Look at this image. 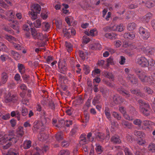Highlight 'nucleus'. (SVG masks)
I'll use <instances>...</instances> for the list:
<instances>
[{
	"label": "nucleus",
	"mask_w": 155,
	"mask_h": 155,
	"mask_svg": "<svg viewBox=\"0 0 155 155\" xmlns=\"http://www.w3.org/2000/svg\"><path fill=\"white\" fill-rule=\"evenodd\" d=\"M147 67L149 70H155V61L152 59L148 61Z\"/></svg>",
	"instance_id": "ddd939ff"
},
{
	"label": "nucleus",
	"mask_w": 155,
	"mask_h": 155,
	"mask_svg": "<svg viewBox=\"0 0 155 155\" xmlns=\"http://www.w3.org/2000/svg\"><path fill=\"white\" fill-rule=\"evenodd\" d=\"M18 140V137L15 135L12 131L9 132L8 134L3 132L0 133V144L2 145L8 140L15 143Z\"/></svg>",
	"instance_id": "f03ea898"
},
{
	"label": "nucleus",
	"mask_w": 155,
	"mask_h": 155,
	"mask_svg": "<svg viewBox=\"0 0 155 155\" xmlns=\"http://www.w3.org/2000/svg\"><path fill=\"white\" fill-rule=\"evenodd\" d=\"M148 150L152 152H154L155 151V144L153 143H150L148 146Z\"/></svg>",
	"instance_id": "5fc2aeb1"
},
{
	"label": "nucleus",
	"mask_w": 155,
	"mask_h": 155,
	"mask_svg": "<svg viewBox=\"0 0 155 155\" xmlns=\"http://www.w3.org/2000/svg\"><path fill=\"white\" fill-rule=\"evenodd\" d=\"M100 98V95L97 94L94 97L92 101V103L94 105L99 103V100Z\"/></svg>",
	"instance_id": "37998d69"
},
{
	"label": "nucleus",
	"mask_w": 155,
	"mask_h": 155,
	"mask_svg": "<svg viewBox=\"0 0 155 155\" xmlns=\"http://www.w3.org/2000/svg\"><path fill=\"white\" fill-rule=\"evenodd\" d=\"M10 54L15 60L19 59L21 57L20 54L18 52L15 51L13 50L11 51Z\"/></svg>",
	"instance_id": "c85d7f7f"
},
{
	"label": "nucleus",
	"mask_w": 155,
	"mask_h": 155,
	"mask_svg": "<svg viewBox=\"0 0 155 155\" xmlns=\"http://www.w3.org/2000/svg\"><path fill=\"white\" fill-rule=\"evenodd\" d=\"M96 147L95 148V150L96 152H102L103 151V148L102 146L100 145L99 144L96 143Z\"/></svg>",
	"instance_id": "3c124183"
},
{
	"label": "nucleus",
	"mask_w": 155,
	"mask_h": 155,
	"mask_svg": "<svg viewBox=\"0 0 155 155\" xmlns=\"http://www.w3.org/2000/svg\"><path fill=\"white\" fill-rule=\"evenodd\" d=\"M18 67L19 72L21 74H24L25 72V68L24 65L18 63Z\"/></svg>",
	"instance_id": "473e14b6"
},
{
	"label": "nucleus",
	"mask_w": 155,
	"mask_h": 155,
	"mask_svg": "<svg viewBox=\"0 0 155 155\" xmlns=\"http://www.w3.org/2000/svg\"><path fill=\"white\" fill-rule=\"evenodd\" d=\"M126 79L128 81L130 82L133 84H136L137 83V79L134 74H128Z\"/></svg>",
	"instance_id": "f8f14e48"
},
{
	"label": "nucleus",
	"mask_w": 155,
	"mask_h": 155,
	"mask_svg": "<svg viewBox=\"0 0 155 155\" xmlns=\"http://www.w3.org/2000/svg\"><path fill=\"white\" fill-rule=\"evenodd\" d=\"M145 150L144 149H141L137 150L135 153V155H143V153L145 152Z\"/></svg>",
	"instance_id": "bf43d9fd"
},
{
	"label": "nucleus",
	"mask_w": 155,
	"mask_h": 155,
	"mask_svg": "<svg viewBox=\"0 0 155 155\" xmlns=\"http://www.w3.org/2000/svg\"><path fill=\"white\" fill-rule=\"evenodd\" d=\"M111 141L115 144H119L121 142L119 137L117 135H114L111 138Z\"/></svg>",
	"instance_id": "2eb2a0df"
},
{
	"label": "nucleus",
	"mask_w": 155,
	"mask_h": 155,
	"mask_svg": "<svg viewBox=\"0 0 155 155\" xmlns=\"http://www.w3.org/2000/svg\"><path fill=\"white\" fill-rule=\"evenodd\" d=\"M152 16V13L150 12H148L141 19V21L143 22H147L151 18Z\"/></svg>",
	"instance_id": "4468645a"
},
{
	"label": "nucleus",
	"mask_w": 155,
	"mask_h": 155,
	"mask_svg": "<svg viewBox=\"0 0 155 155\" xmlns=\"http://www.w3.org/2000/svg\"><path fill=\"white\" fill-rule=\"evenodd\" d=\"M148 60L143 56L137 59V63L142 67H147L148 65Z\"/></svg>",
	"instance_id": "0eeeda50"
},
{
	"label": "nucleus",
	"mask_w": 155,
	"mask_h": 155,
	"mask_svg": "<svg viewBox=\"0 0 155 155\" xmlns=\"http://www.w3.org/2000/svg\"><path fill=\"white\" fill-rule=\"evenodd\" d=\"M79 5L81 7L84 9L87 8L89 6L87 2L85 1L81 2L79 3Z\"/></svg>",
	"instance_id": "a19ab883"
},
{
	"label": "nucleus",
	"mask_w": 155,
	"mask_h": 155,
	"mask_svg": "<svg viewBox=\"0 0 155 155\" xmlns=\"http://www.w3.org/2000/svg\"><path fill=\"white\" fill-rule=\"evenodd\" d=\"M24 133L23 127L21 126L19 127H18L17 131V134L21 136L23 135Z\"/></svg>",
	"instance_id": "603ef678"
},
{
	"label": "nucleus",
	"mask_w": 155,
	"mask_h": 155,
	"mask_svg": "<svg viewBox=\"0 0 155 155\" xmlns=\"http://www.w3.org/2000/svg\"><path fill=\"white\" fill-rule=\"evenodd\" d=\"M142 123V121L139 119H136L133 121V123L135 125H137L139 127L141 126Z\"/></svg>",
	"instance_id": "13d9d810"
},
{
	"label": "nucleus",
	"mask_w": 155,
	"mask_h": 155,
	"mask_svg": "<svg viewBox=\"0 0 155 155\" xmlns=\"http://www.w3.org/2000/svg\"><path fill=\"white\" fill-rule=\"evenodd\" d=\"M141 4L145 5L148 8H151L153 6L155 5V1H152L151 0H141L140 3Z\"/></svg>",
	"instance_id": "9b49d317"
},
{
	"label": "nucleus",
	"mask_w": 155,
	"mask_h": 155,
	"mask_svg": "<svg viewBox=\"0 0 155 155\" xmlns=\"http://www.w3.org/2000/svg\"><path fill=\"white\" fill-rule=\"evenodd\" d=\"M125 155H133L129 148L127 147H125L124 149Z\"/></svg>",
	"instance_id": "69168bd1"
},
{
	"label": "nucleus",
	"mask_w": 155,
	"mask_h": 155,
	"mask_svg": "<svg viewBox=\"0 0 155 155\" xmlns=\"http://www.w3.org/2000/svg\"><path fill=\"white\" fill-rule=\"evenodd\" d=\"M104 74L105 77L111 79L113 81L114 80V77L112 73L106 71L104 72Z\"/></svg>",
	"instance_id": "7c9ffc66"
},
{
	"label": "nucleus",
	"mask_w": 155,
	"mask_h": 155,
	"mask_svg": "<svg viewBox=\"0 0 155 155\" xmlns=\"http://www.w3.org/2000/svg\"><path fill=\"white\" fill-rule=\"evenodd\" d=\"M139 34L143 39L147 40L150 37V33L147 28L141 27L139 28Z\"/></svg>",
	"instance_id": "20e7f679"
},
{
	"label": "nucleus",
	"mask_w": 155,
	"mask_h": 155,
	"mask_svg": "<svg viewBox=\"0 0 155 155\" xmlns=\"http://www.w3.org/2000/svg\"><path fill=\"white\" fill-rule=\"evenodd\" d=\"M46 123V120L45 118L42 119L41 121H36L34 123L33 127L38 129L44 126Z\"/></svg>",
	"instance_id": "9d476101"
},
{
	"label": "nucleus",
	"mask_w": 155,
	"mask_h": 155,
	"mask_svg": "<svg viewBox=\"0 0 155 155\" xmlns=\"http://www.w3.org/2000/svg\"><path fill=\"white\" fill-rule=\"evenodd\" d=\"M43 30L45 31H47L50 28V26L49 24L47 22H43Z\"/></svg>",
	"instance_id": "49530a36"
},
{
	"label": "nucleus",
	"mask_w": 155,
	"mask_h": 155,
	"mask_svg": "<svg viewBox=\"0 0 155 155\" xmlns=\"http://www.w3.org/2000/svg\"><path fill=\"white\" fill-rule=\"evenodd\" d=\"M117 91L126 98H127L130 97V94L129 92L127 91H124V89L122 88H118Z\"/></svg>",
	"instance_id": "a211bd4d"
},
{
	"label": "nucleus",
	"mask_w": 155,
	"mask_h": 155,
	"mask_svg": "<svg viewBox=\"0 0 155 155\" xmlns=\"http://www.w3.org/2000/svg\"><path fill=\"white\" fill-rule=\"evenodd\" d=\"M31 10L33 11H35L36 12L39 13L41 11V8L40 6L39 5L37 4H35L32 6Z\"/></svg>",
	"instance_id": "5701e85b"
},
{
	"label": "nucleus",
	"mask_w": 155,
	"mask_h": 155,
	"mask_svg": "<svg viewBox=\"0 0 155 155\" xmlns=\"http://www.w3.org/2000/svg\"><path fill=\"white\" fill-rule=\"evenodd\" d=\"M76 102L78 105H80L83 102L82 97H77L76 100Z\"/></svg>",
	"instance_id": "338daca9"
},
{
	"label": "nucleus",
	"mask_w": 155,
	"mask_h": 155,
	"mask_svg": "<svg viewBox=\"0 0 155 155\" xmlns=\"http://www.w3.org/2000/svg\"><path fill=\"white\" fill-rule=\"evenodd\" d=\"M134 134L141 138H143L145 137V134L142 132L140 131L135 130L134 131Z\"/></svg>",
	"instance_id": "a878e982"
},
{
	"label": "nucleus",
	"mask_w": 155,
	"mask_h": 155,
	"mask_svg": "<svg viewBox=\"0 0 155 155\" xmlns=\"http://www.w3.org/2000/svg\"><path fill=\"white\" fill-rule=\"evenodd\" d=\"M21 113L23 116H25L28 114V112L27 109L24 107H22L20 109Z\"/></svg>",
	"instance_id": "79ce46f5"
},
{
	"label": "nucleus",
	"mask_w": 155,
	"mask_h": 155,
	"mask_svg": "<svg viewBox=\"0 0 155 155\" xmlns=\"http://www.w3.org/2000/svg\"><path fill=\"white\" fill-rule=\"evenodd\" d=\"M65 21L69 26H71V23H72V19L71 18L66 17L65 18Z\"/></svg>",
	"instance_id": "e2e57ef3"
},
{
	"label": "nucleus",
	"mask_w": 155,
	"mask_h": 155,
	"mask_svg": "<svg viewBox=\"0 0 155 155\" xmlns=\"http://www.w3.org/2000/svg\"><path fill=\"white\" fill-rule=\"evenodd\" d=\"M83 69L84 71V73L86 74H88L90 71L89 67L87 65L84 64Z\"/></svg>",
	"instance_id": "c03bdc74"
},
{
	"label": "nucleus",
	"mask_w": 155,
	"mask_h": 155,
	"mask_svg": "<svg viewBox=\"0 0 155 155\" xmlns=\"http://www.w3.org/2000/svg\"><path fill=\"white\" fill-rule=\"evenodd\" d=\"M48 136L44 133H42L38 135V138L40 141H44L48 138Z\"/></svg>",
	"instance_id": "c756f323"
},
{
	"label": "nucleus",
	"mask_w": 155,
	"mask_h": 155,
	"mask_svg": "<svg viewBox=\"0 0 155 155\" xmlns=\"http://www.w3.org/2000/svg\"><path fill=\"white\" fill-rule=\"evenodd\" d=\"M41 21L39 19H38L33 22L34 26L36 28H39L41 25Z\"/></svg>",
	"instance_id": "ea45409f"
},
{
	"label": "nucleus",
	"mask_w": 155,
	"mask_h": 155,
	"mask_svg": "<svg viewBox=\"0 0 155 155\" xmlns=\"http://www.w3.org/2000/svg\"><path fill=\"white\" fill-rule=\"evenodd\" d=\"M78 130V128L76 126L74 127L70 132V135H73L75 134Z\"/></svg>",
	"instance_id": "774afa93"
},
{
	"label": "nucleus",
	"mask_w": 155,
	"mask_h": 155,
	"mask_svg": "<svg viewBox=\"0 0 155 155\" xmlns=\"http://www.w3.org/2000/svg\"><path fill=\"white\" fill-rule=\"evenodd\" d=\"M113 101L115 104H117L123 102L124 100L121 97L115 95L114 97Z\"/></svg>",
	"instance_id": "6ab92c4d"
},
{
	"label": "nucleus",
	"mask_w": 155,
	"mask_h": 155,
	"mask_svg": "<svg viewBox=\"0 0 155 155\" xmlns=\"http://www.w3.org/2000/svg\"><path fill=\"white\" fill-rule=\"evenodd\" d=\"M31 146V142L30 140H26L23 143L21 147V148L27 149L29 148Z\"/></svg>",
	"instance_id": "aec40b11"
},
{
	"label": "nucleus",
	"mask_w": 155,
	"mask_h": 155,
	"mask_svg": "<svg viewBox=\"0 0 155 155\" xmlns=\"http://www.w3.org/2000/svg\"><path fill=\"white\" fill-rule=\"evenodd\" d=\"M117 36V35L113 33H107L104 35L106 38L111 39H115Z\"/></svg>",
	"instance_id": "393cba45"
},
{
	"label": "nucleus",
	"mask_w": 155,
	"mask_h": 155,
	"mask_svg": "<svg viewBox=\"0 0 155 155\" xmlns=\"http://www.w3.org/2000/svg\"><path fill=\"white\" fill-rule=\"evenodd\" d=\"M114 64V62L113 59L112 57H110L109 58L107 59L106 63L104 67V68H106L108 67L109 65Z\"/></svg>",
	"instance_id": "b1692460"
},
{
	"label": "nucleus",
	"mask_w": 155,
	"mask_h": 155,
	"mask_svg": "<svg viewBox=\"0 0 155 155\" xmlns=\"http://www.w3.org/2000/svg\"><path fill=\"white\" fill-rule=\"evenodd\" d=\"M80 57L82 59H84L85 58L86 53L82 51L79 50L78 51Z\"/></svg>",
	"instance_id": "0e129e2a"
},
{
	"label": "nucleus",
	"mask_w": 155,
	"mask_h": 155,
	"mask_svg": "<svg viewBox=\"0 0 155 155\" xmlns=\"http://www.w3.org/2000/svg\"><path fill=\"white\" fill-rule=\"evenodd\" d=\"M69 151L68 150H62L60 151L58 155H68Z\"/></svg>",
	"instance_id": "680f3d73"
},
{
	"label": "nucleus",
	"mask_w": 155,
	"mask_h": 155,
	"mask_svg": "<svg viewBox=\"0 0 155 155\" xmlns=\"http://www.w3.org/2000/svg\"><path fill=\"white\" fill-rule=\"evenodd\" d=\"M7 16H8L12 19L14 18L15 15V12L13 11L9 10L7 11L5 13Z\"/></svg>",
	"instance_id": "2f4dec72"
},
{
	"label": "nucleus",
	"mask_w": 155,
	"mask_h": 155,
	"mask_svg": "<svg viewBox=\"0 0 155 155\" xmlns=\"http://www.w3.org/2000/svg\"><path fill=\"white\" fill-rule=\"evenodd\" d=\"M124 27L122 24H120L118 25H114L113 26V31H117L121 32L124 30Z\"/></svg>",
	"instance_id": "412c9836"
},
{
	"label": "nucleus",
	"mask_w": 155,
	"mask_h": 155,
	"mask_svg": "<svg viewBox=\"0 0 155 155\" xmlns=\"http://www.w3.org/2000/svg\"><path fill=\"white\" fill-rule=\"evenodd\" d=\"M58 68L59 72L64 74H65L67 70L65 62L59 61L58 62Z\"/></svg>",
	"instance_id": "1a4fd4ad"
},
{
	"label": "nucleus",
	"mask_w": 155,
	"mask_h": 155,
	"mask_svg": "<svg viewBox=\"0 0 155 155\" xmlns=\"http://www.w3.org/2000/svg\"><path fill=\"white\" fill-rule=\"evenodd\" d=\"M65 46L68 51L69 52L71 51L72 50V45L70 42L66 41L65 42Z\"/></svg>",
	"instance_id": "f704fd0d"
},
{
	"label": "nucleus",
	"mask_w": 155,
	"mask_h": 155,
	"mask_svg": "<svg viewBox=\"0 0 155 155\" xmlns=\"http://www.w3.org/2000/svg\"><path fill=\"white\" fill-rule=\"evenodd\" d=\"M135 73L139 79L143 83H148L149 84L154 83L155 81V72H153L151 76L148 77L145 72L142 70H137Z\"/></svg>",
	"instance_id": "f257e3e1"
},
{
	"label": "nucleus",
	"mask_w": 155,
	"mask_h": 155,
	"mask_svg": "<svg viewBox=\"0 0 155 155\" xmlns=\"http://www.w3.org/2000/svg\"><path fill=\"white\" fill-rule=\"evenodd\" d=\"M122 126L125 128H130L131 127V124L125 120H122L121 123Z\"/></svg>",
	"instance_id": "e433bc0d"
},
{
	"label": "nucleus",
	"mask_w": 155,
	"mask_h": 155,
	"mask_svg": "<svg viewBox=\"0 0 155 155\" xmlns=\"http://www.w3.org/2000/svg\"><path fill=\"white\" fill-rule=\"evenodd\" d=\"M18 99V97L16 94L11 95L10 93H8L6 97L5 102L6 103L16 102Z\"/></svg>",
	"instance_id": "423d86ee"
},
{
	"label": "nucleus",
	"mask_w": 155,
	"mask_h": 155,
	"mask_svg": "<svg viewBox=\"0 0 155 155\" xmlns=\"http://www.w3.org/2000/svg\"><path fill=\"white\" fill-rule=\"evenodd\" d=\"M97 29L96 28L91 30L89 32L90 36H94L97 33Z\"/></svg>",
	"instance_id": "4d7b16f0"
},
{
	"label": "nucleus",
	"mask_w": 155,
	"mask_h": 155,
	"mask_svg": "<svg viewBox=\"0 0 155 155\" xmlns=\"http://www.w3.org/2000/svg\"><path fill=\"white\" fill-rule=\"evenodd\" d=\"M136 26V24L135 23L132 22L128 24L127 28L129 31H132L135 29Z\"/></svg>",
	"instance_id": "72a5a7b5"
},
{
	"label": "nucleus",
	"mask_w": 155,
	"mask_h": 155,
	"mask_svg": "<svg viewBox=\"0 0 155 155\" xmlns=\"http://www.w3.org/2000/svg\"><path fill=\"white\" fill-rule=\"evenodd\" d=\"M95 138L98 140L103 141L105 138L104 134L102 133L97 132L95 133Z\"/></svg>",
	"instance_id": "f3484780"
},
{
	"label": "nucleus",
	"mask_w": 155,
	"mask_h": 155,
	"mask_svg": "<svg viewBox=\"0 0 155 155\" xmlns=\"http://www.w3.org/2000/svg\"><path fill=\"white\" fill-rule=\"evenodd\" d=\"M132 46L133 48L136 49L138 51H143L144 52V51L145 50L146 47H144L143 44H140V45H138L137 46L135 47V46H134L133 45H131L130 43H129L128 42H126L125 44L124 45V46L125 47L127 48L128 47H131V46Z\"/></svg>",
	"instance_id": "39448f33"
},
{
	"label": "nucleus",
	"mask_w": 155,
	"mask_h": 155,
	"mask_svg": "<svg viewBox=\"0 0 155 155\" xmlns=\"http://www.w3.org/2000/svg\"><path fill=\"white\" fill-rule=\"evenodd\" d=\"M145 50L144 51V53L145 54H151L155 51V48L150 46H147L146 47Z\"/></svg>",
	"instance_id": "4be33fe9"
},
{
	"label": "nucleus",
	"mask_w": 155,
	"mask_h": 155,
	"mask_svg": "<svg viewBox=\"0 0 155 155\" xmlns=\"http://www.w3.org/2000/svg\"><path fill=\"white\" fill-rule=\"evenodd\" d=\"M8 78L7 73L5 72H3L1 75V81L3 84L5 83Z\"/></svg>",
	"instance_id": "bb28decb"
},
{
	"label": "nucleus",
	"mask_w": 155,
	"mask_h": 155,
	"mask_svg": "<svg viewBox=\"0 0 155 155\" xmlns=\"http://www.w3.org/2000/svg\"><path fill=\"white\" fill-rule=\"evenodd\" d=\"M63 32L65 35L69 38L71 36L75 35L76 33L74 29L72 28H69L68 29H67L66 28H64Z\"/></svg>",
	"instance_id": "6e6552de"
},
{
	"label": "nucleus",
	"mask_w": 155,
	"mask_h": 155,
	"mask_svg": "<svg viewBox=\"0 0 155 155\" xmlns=\"http://www.w3.org/2000/svg\"><path fill=\"white\" fill-rule=\"evenodd\" d=\"M104 113L107 118L109 120H111V116L109 108L106 107L104 110Z\"/></svg>",
	"instance_id": "cd10ccee"
},
{
	"label": "nucleus",
	"mask_w": 155,
	"mask_h": 155,
	"mask_svg": "<svg viewBox=\"0 0 155 155\" xmlns=\"http://www.w3.org/2000/svg\"><path fill=\"white\" fill-rule=\"evenodd\" d=\"M112 116L117 120H119L121 119V116L120 114L115 111H114L112 113Z\"/></svg>",
	"instance_id": "58836bf2"
},
{
	"label": "nucleus",
	"mask_w": 155,
	"mask_h": 155,
	"mask_svg": "<svg viewBox=\"0 0 155 155\" xmlns=\"http://www.w3.org/2000/svg\"><path fill=\"white\" fill-rule=\"evenodd\" d=\"M101 47V45L99 44H94L91 45L89 46V48L92 50H96Z\"/></svg>",
	"instance_id": "a18cd8bd"
},
{
	"label": "nucleus",
	"mask_w": 155,
	"mask_h": 155,
	"mask_svg": "<svg viewBox=\"0 0 155 155\" xmlns=\"http://www.w3.org/2000/svg\"><path fill=\"white\" fill-rule=\"evenodd\" d=\"M5 37V38L9 41H16V39L11 35H6Z\"/></svg>",
	"instance_id": "09e8293b"
},
{
	"label": "nucleus",
	"mask_w": 155,
	"mask_h": 155,
	"mask_svg": "<svg viewBox=\"0 0 155 155\" xmlns=\"http://www.w3.org/2000/svg\"><path fill=\"white\" fill-rule=\"evenodd\" d=\"M138 102L139 105L140 111L145 116H149L150 114L149 110L150 106L149 104L142 100H139Z\"/></svg>",
	"instance_id": "7ed1b4c3"
},
{
	"label": "nucleus",
	"mask_w": 155,
	"mask_h": 155,
	"mask_svg": "<svg viewBox=\"0 0 155 155\" xmlns=\"http://www.w3.org/2000/svg\"><path fill=\"white\" fill-rule=\"evenodd\" d=\"M124 36L126 39L132 40L135 38V35L133 32L126 33L124 34Z\"/></svg>",
	"instance_id": "dca6fc26"
},
{
	"label": "nucleus",
	"mask_w": 155,
	"mask_h": 155,
	"mask_svg": "<svg viewBox=\"0 0 155 155\" xmlns=\"http://www.w3.org/2000/svg\"><path fill=\"white\" fill-rule=\"evenodd\" d=\"M31 31L33 37L34 38L36 39L38 32L36 31L35 29L33 28H31Z\"/></svg>",
	"instance_id": "6e6d98bb"
},
{
	"label": "nucleus",
	"mask_w": 155,
	"mask_h": 155,
	"mask_svg": "<svg viewBox=\"0 0 155 155\" xmlns=\"http://www.w3.org/2000/svg\"><path fill=\"white\" fill-rule=\"evenodd\" d=\"M37 12L34 11L29 12L28 14L32 20H35L37 18Z\"/></svg>",
	"instance_id": "4c0bfd02"
},
{
	"label": "nucleus",
	"mask_w": 155,
	"mask_h": 155,
	"mask_svg": "<svg viewBox=\"0 0 155 155\" xmlns=\"http://www.w3.org/2000/svg\"><path fill=\"white\" fill-rule=\"evenodd\" d=\"M8 21H11L12 23L11 26L14 29L16 28V26L15 25H17L18 23V21H16L12 19H8Z\"/></svg>",
	"instance_id": "de8ad7c7"
},
{
	"label": "nucleus",
	"mask_w": 155,
	"mask_h": 155,
	"mask_svg": "<svg viewBox=\"0 0 155 155\" xmlns=\"http://www.w3.org/2000/svg\"><path fill=\"white\" fill-rule=\"evenodd\" d=\"M63 134L62 132H58L55 135L56 140L58 141H60L63 139Z\"/></svg>",
	"instance_id": "c9c22d12"
},
{
	"label": "nucleus",
	"mask_w": 155,
	"mask_h": 155,
	"mask_svg": "<svg viewBox=\"0 0 155 155\" xmlns=\"http://www.w3.org/2000/svg\"><path fill=\"white\" fill-rule=\"evenodd\" d=\"M89 115L88 114L85 113L84 115V118L82 120V122L83 123H87L88 122L89 120Z\"/></svg>",
	"instance_id": "864d4df0"
},
{
	"label": "nucleus",
	"mask_w": 155,
	"mask_h": 155,
	"mask_svg": "<svg viewBox=\"0 0 155 155\" xmlns=\"http://www.w3.org/2000/svg\"><path fill=\"white\" fill-rule=\"evenodd\" d=\"M101 70L98 69L94 70L92 72L91 75L93 77H96L97 74L100 73Z\"/></svg>",
	"instance_id": "8fccbe9b"
},
{
	"label": "nucleus",
	"mask_w": 155,
	"mask_h": 155,
	"mask_svg": "<svg viewBox=\"0 0 155 155\" xmlns=\"http://www.w3.org/2000/svg\"><path fill=\"white\" fill-rule=\"evenodd\" d=\"M64 124V121L63 120H61L58 121V124L56 125V126L58 128H61L62 127Z\"/></svg>",
	"instance_id": "052dcab7"
}]
</instances>
